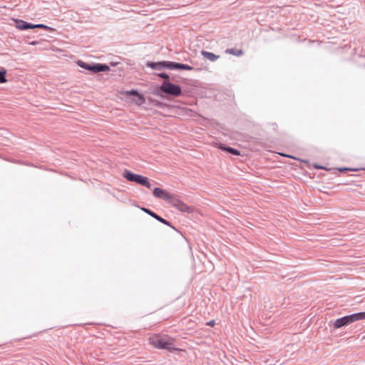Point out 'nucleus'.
I'll return each mask as SVG.
<instances>
[{
	"mask_svg": "<svg viewBox=\"0 0 365 365\" xmlns=\"http://www.w3.org/2000/svg\"><path fill=\"white\" fill-rule=\"evenodd\" d=\"M120 63L119 62H117V61H110L109 63V66H116L119 64Z\"/></svg>",
	"mask_w": 365,
	"mask_h": 365,
	"instance_id": "26",
	"label": "nucleus"
},
{
	"mask_svg": "<svg viewBox=\"0 0 365 365\" xmlns=\"http://www.w3.org/2000/svg\"><path fill=\"white\" fill-rule=\"evenodd\" d=\"M153 195L156 198L165 200L181 212L192 213L195 210L192 206L184 203L178 195L170 193L161 187H155L153 190Z\"/></svg>",
	"mask_w": 365,
	"mask_h": 365,
	"instance_id": "1",
	"label": "nucleus"
},
{
	"mask_svg": "<svg viewBox=\"0 0 365 365\" xmlns=\"http://www.w3.org/2000/svg\"><path fill=\"white\" fill-rule=\"evenodd\" d=\"M93 73H98L100 72L109 71L110 70V66L106 63H94Z\"/></svg>",
	"mask_w": 365,
	"mask_h": 365,
	"instance_id": "9",
	"label": "nucleus"
},
{
	"mask_svg": "<svg viewBox=\"0 0 365 365\" xmlns=\"http://www.w3.org/2000/svg\"><path fill=\"white\" fill-rule=\"evenodd\" d=\"M216 147L224 152H226L227 153H230L232 155L238 156L240 155V151L235 148L230 147L227 145L226 144L218 143H216Z\"/></svg>",
	"mask_w": 365,
	"mask_h": 365,
	"instance_id": "6",
	"label": "nucleus"
},
{
	"mask_svg": "<svg viewBox=\"0 0 365 365\" xmlns=\"http://www.w3.org/2000/svg\"><path fill=\"white\" fill-rule=\"evenodd\" d=\"M314 168H315L316 169H318V170L326 169L324 166L319 165H318L317 163L314 164Z\"/></svg>",
	"mask_w": 365,
	"mask_h": 365,
	"instance_id": "25",
	"label": "nucleus"
},
{
	"mask_svg": "<svg viewBox=\"0 0 365 365\" xmlns=\"http://www.w3.org/2000/svg\"><path fill=\"white\" fill-rule=\"evenodd\" d=\"M175 70L192 71L194 68L188 64L176 62Z\"/></svg>",
	"mask_w": 365,
	"mask_h": 365,
	"instance_id": "15",
	"label": "nucleus"
},
{
	"mask_svg": "<svg viewBox=\"0 0 365 365\" xmlns=\"http://www.w3.org/2000/svg\"><path fill=\"white\" fill-rule=\"evenodd\" d=\"M153 93L156 96H161L163 93H165L175 98L181 96L182 91L180 85L171 81H164Z\"/></svg>",
	"mask_w": 365,
	"mask_h": 365,
	"instance_id": "3",
	"label": "nucleus"
},
{
	"mask_svg": "<svg viewBox=\"0 0 365 365\" xmlns=\"http://www.w3.org/2000/svg\"><path fill=\"white\" fill-rule=\"evenodd\" d=\"M339 171L341 172V173H345L346 171H358L360 169L359 168H339Z\"/></svg>",
	"mask_w": 365,
	"mask_h": 365,
	"instance_id": "23",
	"label": "nucleus"
},
{
	"mask_svg": "<svg viewBox=\"0 0 365 365\" xmlns=\"http://www.w3.org/2000/svg\"><path fill=\"white\" fill-rule=\"evenodd\" d=\"M141 210L146 214L149 215L152 217H154L155 212L147 207H141Z\"/></svg>",
	"mask_w": 365,
	"mask_h": 365,
	"instance_id": "22",
	"label": "nucleus"
},
{
	"mask_svg": "<svg viewBox=\"0 0 365 365\" xmlns=\"http://www.w3.org/2000/svg\"><path fill=\"white\" fill-rule=\"evenodd\" d=\"M170 81L173 82H179L178 77L175 74L170 75Z\"/></svg>",
	"mask_w": 365,
	"mask_h": 365,
	"instance_id": "24",
	"label": "nucleus"
},
{
	"mask_svg": "<svg viewBox=\"0 0 365 365\" xmlns=\"http://www.w3.org/2000/svg\"><path fill=\"white\" fill-rule=\"evenodd\" d=\"M155 75L159 78L164 79L165 81H170V75L165 72L158 73H155Z\"/></svg>",
	"mask_w": 365,
	"mask_h": 365,
	"instance_id": "21",
	"label": "nucleus"
},
{
	"mask_svg": "<svg viewBox=\"0 0 365 365\" xmlns=\"http://www.w3.org/2000/svg\"><path fill=\"white\" fill-rule=\"evenodd\" d=\"M282 156H287L288 158H294L292 155H284V154H281Z\"/></svg>",
	"mask_w": 365,
	"mask_h": 365,
	"instance_id": "28",
	"label": "nucleus"
},
{
	"mask_svg": "<svg viewBox=\"0 0 365 365\" xmlns=\"http://www.w3.org/2000/svg\"><path fill=\"white\" fill-rule=\"evenodd\" d=\"M225 53L232 54V55H234L236 56H241L243 54V51L242 49H237V48H227L225 51Z\"/></svg>",
	"mask_w": 365,
	"mask_h": 365,
	"instance_id": "16",
	"label": "nucleus"
},
{
	"mask_svg": "<svg viewBox=\"0 0 365 365\" xmlns=\"http://www.w3.org/2000/svg\"><path fill=\"white\" fill-rule=\"evenodd\" d=\"M145 66L148 68H150L153 70L156 71H162L165 69V61H147L145 63Z\"/></svg>",
	"mask_w": 365,
	"mask_h": 365,
	"instance_id": "8",
	"label": "nucleus"
},
{
	"mask_svg": "<svg viewBox=\"0 0 365 365\" xmlns=\"http://www.w3.org/2000/svg\"><path fill=\"white\" fill-rule=\"evenodd\" d=\"M7 70L4 68H0V83H5L8 81L6 78Z\"/></svg>",
	"mask_w": 365,
	"mask_h": 365,
	"instance_id": "18",
	"label": "nucleus"
},
{
	"mask_svg": "<svg viewBox=\"0 0 365 365\" xmlns=\"http://www.w3.org/2000/svg\"><path fill=\"white\" fill-rule=\"evenodd\" d=\"M154 219H155L156 220H158V222L168 226V227H170L171 228H173V230H175V231L178 232V230L173 227L172 225V224L170 223V222H169L168 220L163 218L161 216L158 215L157 213H155L154 217Z\"/></svg>",
	"mask_w": 365,
	"mask_h": 365,
	"instance_id": "14",
	"label": "nucleus"
},
{
	"mask_svg": "<svg viewBox=\"0 0 365 365\" xmlns=\"http://www.w3.org/2000/svg\"><path fill=\"white\" fill-rule=\"evenodd\" d=\"M201 55L206 59L212 61V62H215V61H217V59L220 58V56L219 55H216L214 53H212V52H210V51H205V50H202L201 51Z\"/></svg>",
	"mask_w": 365,
	"mask_h": 365,
	"instance_id": "10",
	"label": "nucleus"
},
{
	"mask_svg": "<svg viewBox=\"0 0 365 365\" xmlns=\"http://www.w3.org/2000/svg\"><path fill=\"white\" fill-rule=\"evenodd\" d=\"M138 93H140V92L137 89L132 88L130 91H125L122 93L127 97H129V96L135 97L137 94H138Z\"/></svg>",
	"mask_w": 365,
	"mask_h": 365,
	"instance_id": "19",
	"label": "nucleus"
},
{
	"mask_svg": "<svg viewBox=\"0 0 365 365\" xmlns=\"http://www.w3.org/2000/svg\"><path fill=\"white\" fill-rule=\"evenodd\" d=\"M43 29L48 31H55V29L53 28L50 27L43 24H34L33 29Z\"/></svg>",
	"mask_w": 365,
	"mask_h": 365,
	"instance_id": "17",
	"label": "nucleus"
},
{
	"mask_svg": "<svg viewBox=\"0 0 365 365\" xmlns=\"http://www.w3.org/2000/svg\"><path fill=\"white\" fill-rule=\"evenodd\" d=\"M215 324V320H211L207 323V326L213 327Z\"/></svg>",
	"mask_w": 365,
	"mask_h": 365,
	"instance_id": "27",
	"label": "nucleus"
},
{
	"mask_svg": "<svg viewBox=\"0 0 365 365\" xmlns=\"http://www.w3.org/2000/svg\"><path fill=\"white\" fill-rule=\"evenodd\" d=\"M77 65L85 70L89 71L93 73L94 71V63H86L81 60L77 61Z\"/></svg>",
	"mask_w": 365,
	"mask_h": 365,
	"instance_id": "11",
	"label": "nucleus"
},
{
	"mask_svg": "<svg viewBox=\"0 0 365 365\" xmlns=\"http://www.w3.org/2000/svg\"><path fill=\"white\" fill-rule=\"evenodd\" d=\"M176 62L165 61V69L175 70Z\"/></svg>",
	"mask_w": 365,
	"mask_h": 365,
	"instance_id": "20",
	"label": "nucleus"
},
{
	"mask_svg": "<svg viewBox=\"0 0 365 365\" xmlns=\"http://www.w3.org/2000/svg\"><path fill=\"white\" fill-rule=\"evenodd\" d=\"M123 177L129 182H135L141 186L147 188L151 187V182L148 178L143 176L140 174L134 173L131 170L125 169L123 174Z\"/></svg>",
	"mask_w": 365,
	"mask_h": 365,
	"instance_id": "4",
	"label": "nucleus"
},
{
	"mask_svg": "<svg viewBox=\"0 0 365 365\" xmlns=\"http://www.w3.org/2000/svg\"><path fill=\"white\" fill-rule=\"evenodd\" d=\"M30 44L31 45H36V44H37V41H32V42L30 43Z\"/></svg>",
	"mask_w": 365,
	"mask_h": 365,
	"instance_id": "29",
	"label": "nucleus"
},
{
	"mask_svg": "<svg viewBox=\"0 0 365 365\" xmlns=\"http://www.w3.org/2000/svg\"><path fill=\"white\" fill-rule=\"evenodd\" d=\"M363 319H365V312L346 315L336 319L334 322L330 321L329 322V326H332L334 329H337L348 326L354 322Z\"/></svg>",
	"mask_w": 365,
	"mask_h": 365,
	"instance_id": "2",
	"label": "nucleus"
},
{
	"mask_svg": "<svg viewBox=\"0 0 365 365\" xmlns=\"http://www.w3.org/2000/svg\"><path fill=\"white\" fill-rule=\"evenodd\" d=\"M15 26L17 29L21 31H26L33 29L34 24L27 22L22 19H14Z\"/></svg>",
	"mask_w": 365,
	"mask_h": 365,
	"instance_id": "7",
	"label": "nucleus"
},
{
	"mask_svg": "<svg viewBox=\"0 0 365 365\" xmlns=\"http://www.w3.org/2000/svg\"><path fill=\"white\" fill-rule=\"evenodd\" d=\"M149 342L155 348L158 349H165L170 352L178 350L177 348L173 346V343L166 341L158 335H154L150 337Z\"/></svg>",
	"mask_w": 365,
	"mask_h": 365,
	"instance_id": "5",
	"label": "nucleus"
},
{
	"mask_svg": "<svg viewBox=\"0 0 365 365\" xmlns=\"http://www.w3.org/2000/svg\"><path fill=\"white\" fill-rule=\"evenodd\" d=\"M148 103L150 105L155 106L159 108H164L167 106V104L164 102H161L157 99L153 98L151 97L148 98Z\"/></svg>",
	"mask_w": 365,
	"mask_h": 365,
	"instance_id": "12",
	"label": "nucleus"
},
{
	"mask_svg": "<svg viewBox=\"0 0 365 365\" xmlns=\"http://www.w3.org/2000/svg\"><path fill=\"white\" fill-rule=\"evenodd\" d=\"M133 102H134L135 104H136L137 106H142V105L145 103L146 98H145V96L143 93H138V94H137L133 98Z\"/></svg>",
	"mask_w": 365,
	"mask_h": 365,
	"instance_id": "13",
	"label": "nucleus"
}]
</instances>
